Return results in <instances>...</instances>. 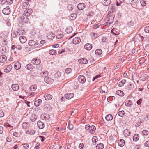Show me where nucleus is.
Wrapping results in <instances>:
<instances>
[{
	"label": "nucleus",
	"mask_w": 149,
	"mask_h": 149,
	"mask_svg": "<svg viewBox=\"0 0 149 149\" xmlns=\"http://www.w3.org/2000/svg\"><path fill=\"white\" fill-rule=\"evenodd\" d=\"M31 13V10L30 9H28L24 10L22 12V14L23 17H26L29 16Z\"/></svg>",
	"instance_id": "nucleus-1"
},
{
	"label": "nucleus",
	"mask_w": 149,
	"mask_h": 149,
	"mask_svg": "<svg viewBox=\"0 0 149 149\" xmlns=\"http://www.w3.org/2000/svg\"><path fill=\"white\" fill-rule=\"evenodd\" d=\"M136 84L134 82L132 83H129L125 86L126 89L129 90H132L136 86Z\"/></svg>",
	"instance_id": "nucleus-2"
},
{
	"label": "nucleus",
	"mask_w": 149,
	"mask_h": 149,
	"mask_svg": "<svg viewBox=\"0 0 149 149\" xmlns=\"http://www.w3.org/2000/svg\"><path fill=\"white\" fill-rule=\"evenodd\" d=\"M114 17V15H108L106 19V20L107 22V23L109 24L112 23L113 22Z\"/></svg>",
	"instance_id": "nucleus-3"
},
{
	"label": "nucleus",
	"mask_w": 149,
	"mask_h": 149,
	"mask_svg": "<svg viewBox=\"0 0 149 149\" xmlns=\"http://www.w3.org/2000/svg\"><path fill=\"white\" fill-rule=\"evenodd\" d=\"M3 10V13L5 15H8L10 13V8L8 6H6Z\"/></svg>",
	"instance_id": "nucleus-4"
},
{
	"label": "nucleus",
	"mask_w": 149,
	"mask_h": 149,
	"mask_svg": "<svg viewBox=\"0 0 149 149\" xmlns=\"http://www.w3.org/2000/svg\"><path fill=\"white\" fill-rule=\"evenodd\" d=\"M79 81L81 83H84L86 81V78L83 75H80L78 78Z\"/></svg>",
	"instance_id": "nucleus-5"
},
{
	"label": "nucleus",
	"mask_w": 149,
	"mask_h": 149,
	"mask_svg": "<svg viewBox=\"0 0 149 149\" xmlns=\"http://www.w3.org/2000/svg\"><path fill=\"white\" fill-rule=\"evenodd\" d=\"M44 81L46 83L49 84H51L53 82L54 80L51 78H49L47 77L44 78Z\"/></svg>",
	"instance_id": "nucleus-6"
},
{
	"label": "nucleus",
	"mask_w": 149,
	"mask_h": 149,
	"mask_svg": "<svg viewBox=\"0 0 149 149\" xmlns=\"http://www.w3.org/2000/svg\"><path fill=\"white\" fill-rule=\"evenodd\" d=\"M31 63L34 65H39L41 63V60L40 59L35 58L31 61Z\"/></svg>",
	"instance_id": "nucleus-7"
},
{
	"label": "nucleus",
	"mask_w": 149,
	"mask_h": 149,
	"mask_svg": "<svg viewBox=\"0 0 149 149\" xmlns=\"http://www.w3.org/2000/svg\"><path fill=\"white\" fill-rule=\"evenodd\" d=\"M21 126L23 129H26L29 128L30 125L28 122H24L22 124Z\"/></svg>",
	"instance_id": "nucleus-8"
},
{
	"label": "nucleus",
	"mask_w": 149,
	"mask_h": 149,
	"mask_svg": "<svg viewBox=\"0 0 149 149\" xmlns=\"http://www.w3.org/2000/svg\"><path fill=\"white\" fill-rule=\"evenodd\" d=\"M74 95L72 93H67L65 95V98L67 99H70L74 97Z\"/></svg>",
	"instance_id": "nucleus-9"
},
{
	"label": "nucleus",
	"mask_w": 149,
	"mask_h": 149,
	"mask_svg": "<svg viewBox=\"0 0 149 149\" xmlns=\"http://www.w3.org/2000/svg\"><path fill=\"white\" fill-rule=\"evenodd\" d=\"M81 42L80 38L78 37L74 38L73 40V43L74 44H78L79 43Z\"/></svg>",
	"instance_id": "nucleus-10"
},
{
	"label": "nucleus",
	"mask_w": 149,
	"mask_h": 149,
	"mask_svg": "<svg viewBox=\"0 0 149 149\" xmlns=\"http://www.w3.org/2000/svg\"><path fill=\"white\" fill-rule=\"evenodd\" d=\"M7 57L4 55H2L0 56V62L4 63L6 62Z\"/></svg>",
	"instance_id": "nucleus-11"
},
{
	"label": "nucleus",
	"mask_w": 149,
	"mask_h": 149,
	"mask_svg": "<svg viewBox=\"0 0 149 149\" xmlns=\"http://www.w3.org/2000/svg\"><path fill=\"white\" fill-rule=\"evenodd\" d=\"M6 0H0V7L2 8L5 7L7 6Z\"/></svg>",
	"instance_id": "nucleus-12"
},
{
	"label": "nucleus",
	"mask_w": 149,
	"mask_h": 149,
	"mask_svg": "<svg viewBox=\"0 0 149 149\" xmlns=\"http://www.w3.org/2000/svg\"><path fill=\"white\" fill-rule=\"evenodd\" d=\"M37 125L39 129H42L45 127L44 123L41 121H39L37 123Z\"/></svg>",
	"instance_id": "nucleus-13"
},
{
	"label": "nucleus",
	"mask_w": 149,
	"mask_h": 149,
	"mask_svg": "<svg viewBox=\"0 0 149 149\" xmlns=\"http://www.w3.org/2000/svg\"><path fill=\"white\" fill-rule=\"evenodd\" d=\"M29 4L28 2H24L22 3V6L24 9L25 10L28 9Z\"/></svg>",
	"instance_id": "nucleus-14"
},
{
	"label": "nucleus",
	"mask_w": 149,
	"mask_h": 149,
	"mask_svg": "<svg viewBox=\"0 0 149 149\" xmlns=\"http://www.w3.org/2000/svg\"><path fill=\"white\" fill-rule=\"evenodd\" d=\"M35 133V131L33 130H28L25 131L26 134L33 135Z\"/></svg>",
	"instance_id": "nucleus-15"
},
{
	"label": "nucleus",
	"mask_w": 149,
	"mask_h": 149,
	"mask_svg": "<svg viewBox=\"0 0 149 149\" xmlns=\"http://www.w3.org/2000/svg\"><path fill=\"white\" fill-rule=\"evenodd\" d=\"M47 36L49 39L53 40L55 37V35L54 33H49L47 34Z\"/></svg>",
	"instance_id": "nucleus-16"
},
{
	"label": "nucleus",
	"mask_w": 149,
	"mask_h": 149,
	"mask_svg": "<svg viewBox=\"0 0 149 149\" xmlns=\"http://www.w3.org/2000/svg\"><path fill=\"white\" fill-rule=\"evenodd\" d=\"M25 68L27 70L31 71L33 69L34 67L31 64L29 63L26 66Z\"/></svg>",
	"instance_id": "nucleus-17"
},
{
	"label": "nucleus",
	"mask_w": 149,
	"mask_h": 149,
	"mask_svg": "<svg viewBox=\"0 0 149 149\" xmlns=\"http://www.w3.org/2000/svg\"><path fill=\"white\" fill-rule=\"evenodd\" d=\"M19 39L20 42L22 44L25 43L27 40L26 37L23 36L20 37Z\"/></svg>",
	"instance_id": "nucleus-18"
},
{
	"label": "nucleus",
	"mask_w": 149,
	"mask_h": 149,
	"mask_svg": "<svg viewBox=\"0 0 149 149\" xmlns=\"http://www.w3.org/2000/svg\"><path fill=\"white\" fill-rule=\"evenodd\" d=\"M86 5L83 3L79 4L77 5V8L79 10H82L85 8Z\"/></svg>",
	"instance_id": "nucleus-19"
},
{
	"label": "nucleus",
	"mask_w": 149,
	"mask_h": 149,
	"mask_svg": "<svg viewBox=\"0 0 149 149\" xmlns=\"http://www.w3.org/2000/svg\"><path fill=\"white\" fill-rule=\"evenodd\" d=\"M11 88L13 91H17L19 89V85L18 84H13L11 85Z\"/></svg>",
	"instance_id": "nucleus-20"
},
{
	"label": "nucleus",
	"mask_w": 149,
	"mask_h": 149,
	"mask_svg": "<svg viewBox=\"0 0 149 149\" xmlns=\"http://www.w3.org/2000/svg\"><path fill=\"white\" fill-rule=\"evenodd\" d=\"M42 102V100L40 99H38L34 102V104L36 107L39 106Z\"/></svg>",
	"instance_id": "nucleus-21"
},
{
	"label": "nucleus",
	"mask_w": 149,
	"mask_h": 149,
	"mask_svg": "<svg viewBox=\"0 0 149 149\" xmlns=\"http://www.w3.org/2000/svg\"><path fill=\"white\" fill-rule=\"evenodd\" d=\"M14 66L16 69L19 70L21 68V64L19 62H17L15 63Z\"/></svg>",
	"instance_id": "nucleus-22"
},
{
	"label": "nucleus",
	"mask_w": 149,
	"mask_h": 149,
	"mask_svg": "<svg viewBox=\"0 0 149 149\" xmlns=\"http://www.w3.org/2000/svg\"><path fill=\"white\" fill-rule=\"evenodd\" d=\"M45 99L46 100H48L51 99L52 98V96L49 94H45L44 96Z\"/></svg>",
	"instance_id": "nucleus-23"
},
{
	"label": "nucleus",
	"mask_w": 149,
	"mask_h": 149,
	"mask_svg": "<svg viewBox=\"0 0 149 149\" xmlns=\"http://www.w3.org/2000/svg\"><path fill=\"white\" fill-rule=\"evenodd\" d=\"M78 62L84 64H86L88 63V61L86 59L82 58L78 60Z\"/></svg>",
	"instance_id": "nucleus-24"
},
{
	"label": "nucleus",
	"mask_w": 149,
	"mask_h": 149,
	"mask_svg": "<svg viewBox=\"0 0 149 149\" xmlns=\"http://www.w3.org/2000/svg\"><path fill=\"white\" fill-rule=\"evenodd\" d=\"M92 47V45L91 44H86L84 46V48L85 49L87 50H91Z\"/></svg>",
	"instance_id": "nucleus-25"
},
{
	"label": "nucleus",
	"mask_w": 149,
	"mask_h": 149,
	"mask_svg": "<svg viewBox=\"0 0 149 149\" xmlns=\"http://www.w3.org/2000/svg\"><path fill=\"white\" fill-rule=\"evenodd\" d=\"M111 3L110 0H104L102 1V4L104 6H107Z\"/></svg>",
	"instance_id": "nucleus-26"
},
{
	"label": "nucleus",
	"mask_w": 149,
	"mask_h": 149,
	"mask_svg": "<svg viewBox=\"0 0 149 149\" xmlns=\"http://www.w3.org/2000/svg\"><path fill=\"white\" fill-rule=\"evenodd\" d=\"M118 144L119 146L122 147L124 145L125 141L123 139H120L118 141Z\"/></svg>",
	"instance_id": "nucleus-27"
},
{
	"label": "nucleus",
	"mask_w": 149,
	"mask_h": 149,
	"mask_svg": "<svg viewBox=\"0 0 149 149\" xmlns=\"http://www.w3.org/2000/svg\"><path fill=\"white\" fill-rule=\"evenodd\" d=\"M139 138V134H134L133 137V140L134 141H137Z\"/></svg>",
	"instance_id": "nucleus-28"
},
{
	"label": "nucleus",
	"mask_w": 149,
	"mask_h": 149,
	"mask_svg": "<svg viewBox=\"0 0 149 149\" xmlns=\"http://www.w3.org/2000/svg\"><path fill=\"white\" fill-rule=\"evenodd\" d=\"M12 66L10 65H8L7 66V67L4 69V72H10L12 69Z\"/></svg>",
	"instance_id": "nucleus-29"
},
{
	"label": "nucleus",
	"mask_w": 149,
	"mask_h": 149,
	"mask_svg": "<svg viewBox=\"0 0 149 149\" xmlns=\"http://www.w3.org/2000/svg\"><path fill=\"white\" fill-rule=\"evenodd\" d=\"M116 94L122 97L124 95V93L121 90H119L116 91Z\"/></svg>",
	"instance_id": "nucleus-30"
},
{
	"label": "nucleus",
	"mask_w": 149,
	"mask_h": 149,
	"mask_svg": "<svg viewBox=\"0 0 149 149\" xmlns=\"http://www.w3.org/2000/svg\"><path fill=\"white\" fill-rule=\"evenodd\" d=\"M76 15L75 13H72L70 14L69 18L71 20H74L75 19L76 17Z\"/></svg>",
	"instance_id": "nucleus-31"
},
{
	"label": "nucleus",
	"mask_w": 149,
	"mask_h": 149,
	"mask_svg": "<svg viewBox=\"0 0 149 149\" xmlns=\"http://www.w3.org/2000/svg\"><path fill=\"white\" fill-rule=\"evenodd\" d=\"M6 51V48L5 47L2 46L0 48V52L2 54H4Z\"/></svg>",
	"instance_id": "nucleus-32"
},
{
	"label": "nucleus",
	"mask_w": 149,
	"mask_h": 149,
	"mask_svg": "<svg viewBox=\"0 0 149 149\" xmlns=\"http://www.w3.org/2000/svg\"><path fill=\"white\" fill-rule=\"evenodd\" d=\"M48 74V72L47 71H45V72H41L40 74V75L42 77H44L45 78L47 77V75Z\"/></svg>",
	"instance_id": "nucleus-33"
},
{
	"label": "nucleus",
	"mask_w": 149,
	"mask_h": 149,
	"mask_svg": "<svg viewBox=\"0 0 149 149\" xmlns=\"http://www.w3.org/2000/svg\"><path fill=\"white\" fill-rule=\"evenodd\" d=\"M96 147L97 149H102L104 147V145L103 143H101L98 144Z\"/></svg>",
	"instance_id": "nucleus-34"
},
{
	"label": "nucleus",
	"mask_w": 149,
	"mask_h": 149,
	"mask_svg": "<svg viewBox=\"0 0 149 149\" xmlns=\"http://www.w3.org/2000/svg\"><path fill=\"white\" fill-rule=\"evenodd\" d=\"M138 2V0H131L130 2V3L132 6L133 7V6H135Z\"/></svg>",
	"instance_id": "nucleus-35"
},
{
	"label": "nucleus",
	"mask_w": 149,
	"mask_h": 149,
	"mask_svg": "<svg viewBox=\"0 0 149 149\" xmlns=\"http://www.w3.org/2000/svg\"><path fill=\"white\" fill-rule=\"evenodd\" d=\"M37 89V86L35 85L31 86L29 89V91H34Z\"/></svg>",
	"instance_id": "nucleus-36"
},
{
	"label": "nucleus",
	"mask_w": 149,
	"mask_h": 149,
	"mask_svg": "<svg viewBox=\"0 0 149 149\" xmlns=\"http://www.w3.org/2000/svg\"><path fill=\"white\" fill-rule=\"evenodd\" d=\"M126 82V80L125 79H123L121 81L119 82L118 86L119 87H121L123 86L124 84Z\"/></svg>",
	"instance_id": "nucleus-37"
},
{
	"label": "nucleus",
	"mask_w": 149,
	"mask_h": 149,
	"mask_svg": "<svg viewBox=\"0 0 149 149\" xmlns=\"http://www.w3.org/2000/svg\"><path fill=\"white\" fill-rule=\"evenodd\" d=\"M105 119L107 121L111 120L113 119V117L111 114L107 115L105 117Z\"/></svg>",
	"instance_id": "nucleus-38"
},
{
	"label": "nucleus",
	"mask_w": 149,
	"mask_h": 149,
	"mask_svg": "<svg viewBox=\"0 0 149 149\" xmlns=\"http://www.w3.org/2000/svg\"><path fill=\"white\" fill-rule=\"evenodd\" d=\"M148 77V75L147 74H142L141 75V79L143 81H145L146 80Z\"/></svg>",
	"instance_id": "nucleus-39"
},
{
	"label": "nucleus",
	"mask_w": 149,
	"mask_h": 149,
	"mask_svg": "<svg viewBox=\"0 0 149 149\" xmlns=\"http://www.w3.org/2000/svg\"><path fill=\"white\" fill-rule=\"evenodd\" d=\"M96 55H100L102 54V51L100 49H98L96 50L95 52Z\"/></svg>",
	"instance_id": "nucleus-40"
},
{
	"label": "nucleus",
	"mask_w": 149,
	"mask_h": 149,
	"mask_svg": "<svg viewBox=\"0 0 149 149\" xmlns=\"http://www.w3.org/2000/svg\"><path fill=\"white\" fill-rule=\"evenodd\" d=\"M72 31V28L71 26H69L66 29L65 31L68 33H71Z\"/></svg>",
	"instance_id": "nucleus-41"
},
{
	"label": "nucleus",
	"mask_w": 149,
	"mask_h": 149,
	"mask_svg": "<svg viewBox=\"0 0 149 149\" xmlns=\"http://www.w3.org/2000/svg\"><path fill=\"white\" fill-rule=\"evenodd\" d=\"M125 105L127 106H130L132 104V102L130 100H127L125 102Z\"/></svg>",
	"instance_id": "nucleus-42"
},
{
	"label": "nucleus",
	"mask_w": 149,
	"mask_h": 149,
	"mask_svg": "<svg viewBox=\"0 0 149 149\" xmlns=\"http://www.w3.org/2000/svg\"><path fill=\"white\" fill-rule=\"evenodd\" d=\"M29 45L31 46V47L33 46H36V42H35L33 40H30L29 43Z\"/></svg>",
	"instance_id": "nucleus-43"
},
{
	"label": "nucleus",
	"mask_w": 149,
	"mask_h": 149,
	"mask_svg": "<svg viewBox=\"0 0 149 149\" xmlns=\"http://www.w3.org/2000/svg\"><path fill=\"white\" fill-rule=\"evenodd\" d=\"M49 54L52 55H56V51L55 50L52 49L49 51Z\"/></svg>",
	"instance_id": "nucleus-44"
},
{
	"label": "nucleus",
	"mask_w": 149,
	"mask_h": 149,
	"mask_svg": "<svg viewBox=\"0 0 149 149\" xmlns=\"http://www.w3.org/2000/svg\"><path fill=\"white\" fill-rule=\"evenodd\" d=\"M131 133L130 131H129L128 129H125L124 130V134L128 136H129Z\"/></svg>",
	"instance_id": "nucleus-45"
},
{
	"label": "nucleus",
	"mask_w": 149,
	"mask_h": 149,
	"mask_svg": "<svg viewBox=\"0 0 149 149\" xmlns=\"http://www.w3.org/2000/svg\"><path fill=\"white\" fill-rule=\"evenodd\" d=\"M125 114V112L123 111H120L118 113V115L120 117H122Z\"/></svg>",
	"instance_id": "nucleus-46"
},
{
	"label": "nucleus",
	"mask_w": 149,
	"mask_h": 149,
	"mask_svg": "<svg viewBox=\"0 0 149 149\" xmlns=\"http://www.w3.org/2000/svg\"><path fill=\"white\" fill-rule=\"evenodd\" d=\"M22 21L25 23L29 21L28 19L26 17H23L22 18Z\"/></svg>",
	"instance_id": "nucleus-47"
},
{
	"label": "nucleus",
	"mask_w": 149,
	"mask_h": 149,
	"mask_svg": "<svg viewBox=\"0 0 149 149\" xmlns=\"http://www.w3.org/2000/svg\"><path fill=\"white\" fill-rule=\"evenodd\" d=\"M148 134V132L146 130H143L142 132V134L143 135H147Z\"/></svg>",
	"instance_id": "nucleus-48"
},
{
	"label": "nucleus",
	"mask_w": 149,
	"mask_h": 149,
	"mask_svg": "<svg viewBox=\"0 0 149 149\" xmlns=\"http://www.w3.org/2000/svg\"><path fill=\"white\" fill-rule=\"evenodd\" d=\"M61 76V73L59 72H57L55 73L54 76L56 78H58Z\"/></svg>",
	"instance_id": "nucleus-49"
},
{
	"label": "nucleus",
	"mask_w": 149,
	"mask_h": 149,
	"mask_svg": "<svg viewBox=\"0 0 149 149\" xmlns=\"http://www.w3.org/2000/svg\"><path fill=\"white\" fill-rule=\"evenodd\" d=\"M134 22L133 21H131L127 23V25L129 27H131L134 26Z\"/></svg>",
	"instance_id": "nucleus-50"
},
{
	"label": "nucleus",
	"mask_w": 149,
	"mask_h": 149,
	"mask_svg": "<svg viewBox=\"0 0 149 149\" xmlns=\"http://www.w3.org/2000/svg\"><path fill=\"white\" fill-rule=\"evenodd\" d=\"M92 141L93 143H95L98 141L97 138L96 136H94L92 139Z\"/></svg>",
	"instance_id": "nucleus-51"
},
{
	"label": "nucleus",
	"mask_w": 149,
	"mask_h": 149,
	"mask_svg": "<svg viewBox=\"0 0 149 149\" xmlns=\"http://www.w3.org/2000/svg\"><path fill=\"white\" fill-rule=\"evenodd\" d=\"M67 8L69 10H72L73 8V6L72 4H68L67 6Z\"/></svg>",
	"instance_id": "nucleus-52"
},
{
	"label": "nucleus",
	"mask_w": 149,
	"mask_h": 149,
	"mask_svg": "<svg viewBox=\"0 0 149 149\" xmlns=\"http://www.w3.org/2000/svg\"><path fill=\"white\" fill-rule=\"evenodd\" d=\"M63 36V35L62 33H60L56 35V38L58 39H60L62 38Z\"/></svg>",
	"instance_id": "nucleus-53"
},
{
	"label": "nucleus",
	"mask_w": 149,
	"mask_h": 149,
	"mask_svg": "<svg viewBox=\"0 0 149 149\" xmlns=\"http://www.w3.org/2000/svg\"><path fill=\"white\" fill-rule=\"evenodd\" d=\"M17 35H19L20 36L22 35V34H23L22 31L20 29H18L17 31Z\"/></svg>",
	"instance_id": "nucleus-54"
},
{
	"label": "nucleus",
	"mask_w": 149,
	"mask_h": 149,
	"mask_svg": "<svg viewBox=\"0 0 149 149\" xmlns=\"http://www.w3.org/2000/svg\"><path fill=\"white\" fill-rule=\"evenodd\" d=\"M144 31L146 33H149V26H147L145 28Z\"/></svg>",
	"instance_id": "nucleus-55"
},
{
	"label": "nucleus",
	"mask_w": 149,
	"mask_h": 149,
	"mask_svg": "<svg viewBox=\"0 0 149 149\" xmlns=\"http://www.w3.org/2000/svg\"><path fill=\"white\" fill-rule=\"evenodd\" d=\"M72 71V69L70 68H67L65 70V72L66 73H70Z\"/></svg>",
	"instance_id": "nucleus-56"
},
{
	"label": "nucleus",
	"mask_w": 149,
	"mask_h": 149,
	"mask_svg": "<svg viewBox=\"0 0 149 149\" xmlns=\"http://www.w3.org/2000/svg\"><path fill=\"white\" fill-rule=\"evenodd\" d=\"M68 126L69 129L70 130H72L74 127L73 125L72 124H69L68 123Z\"/></svg>",
	"instance_id": "nucleus-57"
},
{
	"label": "nucleus",
	"mask_w": 149,
	"mask_h": 149,
	"mask_svg": "<svg viewBox=\"0 0 149 149\" xmlns=\"http://www.w3.org/2000/svg\"><path fill=\"white\" fill-rule=\"evenodd\" d=\"M22 145L25 149H27L29 148V146L28 144L25 143Z\"/></svg>",
	"instance_id": "nucleus-58"
},
{
	"label": "nucleus",
	"mask_w": 149,
	"mask_h": 149,
	"mask_svg": "<svg viewBox=\"0 0 149 149\" xmlns=\"http://www.w3.org/2000/svg\"><path fill=\"white\" fill-rule=\"evenodd\" d=\"M44 118L45 120H49L50 118V116L49 115L45 114Z\"/></svg>",
	"instance_id": "nucleus-59"
},
{
	"label": "nucleus",
	"mask_w": 149,
	"mask_h": 149,
	"mask_svg": "<svg viewBox=\"0 0 149 149\" xmlns=\"http://www.w3.org/2000/svg\"><path fill=\"white\" fill-rule=\"evenodd\" d=\"M7 5L8 4H11L13 3V0H6Z\"/></svg>",
	"instance_id": "nucleus-60"
},
{
	"label": "nucleus",
	"mask_w": 149,
	"mask_h": 149,
	"mask_svg": "<svg viewBox=\"0 0 149 149\" xmlns=\"http://www.w3.org/2000/svg\"><path fill=\"white\" fill-rule=\"evenodd\" d=\"M140 3L142 6H145V2L144 0H141L140 1Z\"/></svg>",
	"instance_id": "nucleus-61"
},
{
	"label": "nucleus",
	"mask_w": 149,
	"mask_h": 149,
	"mask_svg": "<svg viewBox=\"0 0 149 149\" xmlns=\"http://www.w3.org/2000/svg\"><path fill=\"white\" fill-rule=\"evenodd\" d=\"M4 116V113L3 111L0 110V117H2Z\"/></svg>",
	"instance_id": "nucleus-62"
},
{
	"label": "nucleus",
	"mask_w": 149,
	"mask_h": 149,
	"mask_svg": "<svg viewBox=\"0 0 149 149\" xmlns=\"http://www.w3.org/2000/svg\"><path fill=\"white\" fill-rule=\"evenodd\" d=\"M94 15V13L92 11L89 12L88 14V16H92Z\"/></svg>",
	"instance_id": "nucleus-63"
},
{
	"label": "nucleus",
	"mask_w": 149,
	"mask_h": 149,
	"mask_svg": "<svg viewBox=\"0 0 149 149\" xmlns=\"http://www.w3.org/2000/svg\"><path fill=\"white\" fill-rule=\"evenodd\" d=\"M144 145L146 147H149V141H146L144 143Z\"/></svg>",
	"instance_id": "nucleus-64"
}]
</instances>
